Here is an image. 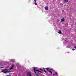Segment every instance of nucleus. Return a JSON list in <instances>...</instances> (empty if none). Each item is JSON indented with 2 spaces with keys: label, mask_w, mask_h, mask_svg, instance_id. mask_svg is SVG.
<instances>
[{
  "label": "nucleus",
  "mask_w": 76,
  "mask_h": 76,
  "mask_svg": "<svg viewBox=\"0 0 76 76\" xmlns=\"http://www.w3.org/2000/svg\"><path fill=\"white\" fill-rule=\"evenodd\" d=\"M45 9L46 10H48V7L47 6L45 7Z\"/></svg>",
  "instance_id": "obj_7"
},
{
  "label": "nucleus",
  "mask_w": 76,
  "mask_h": 76,
  "mask_svg": "<svg viewBox=\"0 0 76 76\" xmlns=\"http://www.w3.org/2000/svg\"><path fill=\"white\" fill-rule=\"evenodd\" d=\"M1 72H4V73H8V72H9V71H8L7 69H4L1 71Z\"/></svg>",
  "instance_id": "obj_1"
},
{
  "label": "nucleus",
  "mask_w": 76,
  "mask_h": 76,
  "mask_svg": "<svg viewBox=\"0 0 76 76\" xmlns=\"http://www.w3.org/2000/svg\"><path fill=\"white\" fill-rule=\"evenodd\" d=\"M27 76H31V72H28L27 74Z\"/></svg>",
  "instance_id": "obj_4"
},
{
  "label": "nucleus",
  "mask_w": 76,
  "mask_h": 76,
  "mask_svg": "<svg viewBox=\"0 0 76 76\" xmlns=\"http://www.w3.org/2000/svg\"><path fill=\"white\" fill-rule=\"evenodd\" d=\"M61 22H64V19L63 18L62 19H61Z\"/></svg>",
  "instance_id": "obj_10"
},
{
  "label": "nucleus",
  "mask_w": 76,
  "mask_h": 76,
  "mask_svg": "<svg viewBox=\"0 0 76 76\" xmlns=\"http://www.w3.org/2000/svg\"><path fill=\"white\" fill-rule=\"evenodd\" d=\"M34 2H36V1H37V0H34Z\"/></svg>",
  "instance_id": "obj_14"
},
{
  "label": "nucleus",
  "mask_w": 76,
  "mask_h": 76,
  "mask_svg": "<svg viewBox=\"0 0 76 76\" xmlns=\"http://www.w3.org/2000/svg\"><path fill=\"white\" fill-rule=\"evenodd\" d=\"M58 34H61V31L59 30L58 32Z\"/></svg>",
  "instance_id": "obj_8"
},
{
  "label": "nucleus",
  "mask_w": 76,
  "mask_h": 76,
  "mask_svg": "<svg viewBox=\"0 0 76 76\" xmlns=\"http://www.w3.org/2000/svg\"><path fill=\"white\" fill-rule=\"evenodd\" d=\"M40 73H42V72H41V71H40V72H39Z\"/></svg>",
  "instance_id": "obj_16"
},
{
  "label": "nucleus",
  "mask_w": 76,
  "mask_h": 76,
  "mask_svg": "<svg viewBox=\"0 0 76 76\" xmlns=\"http://www.w3.org/2000/svg\"><path fill=\"white\" fill-rule=\"evenodd\" d=\"M13 65H12V66L10 68V70H11V69H13Z\"/></svg>",
  "instance_id": "obj_9"
},
{
  "label": "nucleus",
  "mask_w": 76,
  "mask_h": 76,
  "mask_svg": "<svg viewBox=\"0 0 76 76\" xmlns=\"http://www.w3.org/2000/svg\"><path fill=\"white\" fill-rule=\"evenodd\" d=\"M60 5H61V6H62V5H63V4H60Z\"/></svg>",
  "instance_id": "obj_15"
},
{
  "label": "nucleus",
  "mask_w": 76,
  "mask_h": 76,
  "mask_svg": "<svg viewBox=\"0 0 76 76\" xmlns=\"http://www.w3.org/2000/svg\"><path fill=\"white\" fill-rule=\"evenodd\" d=\"M55 75H57V73L56 72H55Z\"/></svg>",
  "instance_id": "obj_12"
},
{
  "label": "nucleus",
  "mask_w": 76,
  "mask_h": 76,
  "mask_svg": "<svg viewBox=\"0 0 76 76\" xmlns=\"http://www.w3.org/2000/svg\"><path fill=\"white\" fill-rule=\"evenodd\" d=\"M72 50H73V51H74V50H75V49H72Z\"/></svg>",
  "instance_id": "obj_13"
},
{
  "label": "nucleus",
  "mask_w": 76,
  "mask_h": 76,
  "mask_svg": "<svg viewBox=\"0 0 76 76\" xmlns=\"http://www.w3.org/2000/svg\"><path fill=\"white\" fill-rule=\"evenodd\" d=\"M69 0H64V3H68Z\"/></svg>",
  "instance_id": "obj_6"
},
{
  "label": "nucleus",
  "mask_w": 76,
  "mask_h": 76,
  "mask_svg": "<svg viewBox=\"0 0 76 76\" xmlns=\"http://www.w3.org/2000/svg\"><path fill=\"white\" fill-rule=\"evenodd\" d=\"M12 61V62H13V61Z\"/></svg>",
  "instance_id": "obj_18"
},
{
  "label": "nucleus",
  "mask_w": 76,
  "mask_h": 76,
  "mask_svg": "<svg viewBox=\"0 0 76 76\" xmlns=\"http://www.w3.org/2000/svg\"><path fill=\"white\" fill-rule=\"evenodd\" d=\"M34 73H36V72L35 71H37V72H40V71H39L38 70H36V69L35 68H34Z\"/></svg>",
  "instance_id": "obj_3"
},
{
  "label": "nucleus",
  "mask_w": 76,
  "mask_h": 76,
  "mask_svg": "<svg viewBox=\"0 0 76 76\" xmlns=\"http://www.w3.org/2000/svg\"><path fill=\"white\" fill-rule=\"evenodd\" d=\"M45 68H44V70L41 69H40V70H42V71H43V72H45V73H47V71H45Z\"/></svg>",
  "instance_id": "obj_5"
},
{
  "label": "nucleus",
  "mask_w": 76,
  "mask_h": 76,
  "mask_svg": "<svg viewBox=\"0 0 76 76\" xmlns=\"http://www.w3.org/2000/svg\"><path fill=\"white\" fill-rule=\"evenodd\" d=\"M34 4L35 5H37V3H36V2H34Z\"/></svg>",
  "instance_id": "obj_11"
},
{
  "label": "nucleus",
  "mask_w": 76,
  "mask_h": 76,
  "mask_svg": "<svg viewBox=\"0 0 76 76\" xmlns=\"http://www.w3.org/2000/svg\"><path fill=\"white\" fill-rule=\"evenodd\" d=\"M11 76V75H7V76Z\"/></svg>",
  "instance_id": "obj_17"
},
{
  "label": "nucleus",
  "mask_w": 76,
  "mask_h": 76,
  "mask_svg": "<svg viewBox=\"0 0 76 76\" xmlns=\"http://www.w3.org/2000/svg\"><path fill=\"white\" fill-rule=\"evenodd\" d=\"M1 68H2V67H1Z\"/></svg>",
  "instance_id": "obj_19"
},
{
  "label": "nucleus",
  "mask_w": 76,
  "mask_h": 76,
  "mask_svg": "<svg viewBox=\"0 0 76 76\" xmlns=\"http://www.w3.org/2000/svg\"><path fill=\"white\" fill-rule=\"evenodd\" d=\"M45 69L47 70V71H48V72L51 73V74H53V72H51V71L50 70L48 71V70H49V68H46Z\"/></svg>",
  "instance_id": "obj_2"
}]
</instances>
